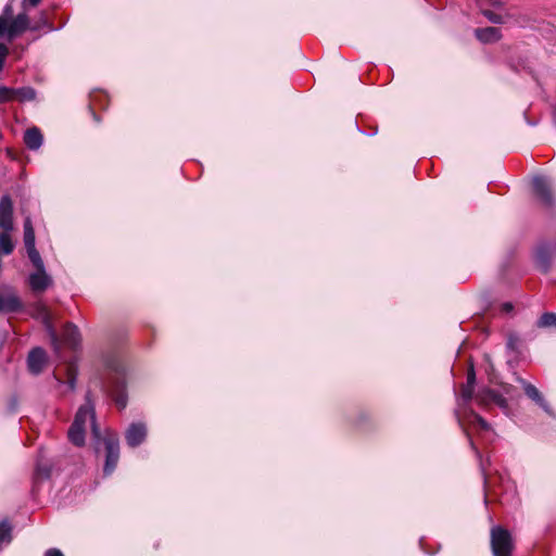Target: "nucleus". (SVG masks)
Wrapping results in <instances>:
<instances>
[{
    "label": "nucleus",
    "instance_id": "nucleus-13",
    "mask_svg": "<svg viewBox=\"0 0 556 556\" xmlns=\"http://www.w3.org/2000/svg\"><path fill=\"white\" fill-rule=\"evenodd\" d=\"M23 307L22 301L15 293H0V313H16Z\"/></svg>",
    "mask_w": 556,
    "mask_h": 556
},
{
    "label": "nucleus",
    "instance_id": "nucleus-18",
    "mask_svg": "<svg viewBox=\"0 0 556 556\" xmlns=\"http://www.w3.org/2000/svg\"><path fill=\"white\" fill-rule=\"evenodd\" d=\"M475 34L477 39L483 43H491L501 39V31L496 27L477 28Z\"/></svg>",
    "mask_w": 556,
    "mask_h": 556
},
{
    "label": "nucleus",
    "instance_id": "nucleus-21",
    "mask_svg": "<svg viewBox=\"0 0 556 556\" xmlns=\"http://www.w3.org/2000/svg\"><path fill=\"white\" fill-rule=\"evenodd\" d=\"M36 98V91L31 87L14 88V100L21 102L33 101Z\"/></svg>",
    "mask_w": 556,
    "mask_h": 556
},
{
    "label": "nucleus",
    "instance_id": "nucleus-35",
    "mask_svg": "<svg viewBox=\"0 0 556 556\" xmlns=\"http://www.w3.org/2000/svg\"><path fill=\"white\" fill-rule=\"evenodd\" d=\"M12 13H13V9H12V5L11 4H7L3 9V13L1 16H5L7 17V22H9L10 17L12 16Z\"/></svg>",
    "mask_w": 556,
    "mask_h": 556
},
{
    "label": "nucleus",
    "instance_id": "nucleus-29",
    "mask_svg": "<svg viewBox=\"0 0 556 556\" xmlns=\"http://www.w3.org/2000/svg\"><path fill=\"white\" fill-rule=\"evenodd\" d=\"M11 540V526L8 521L0 522V543L10 542Z\"/></svg>",
    "mask_w": 556,
    "mask_h": 556
},
{
    "label": "nucleus",
    "instance_id": "nucleus-27",
    "mask_svg": "<svg viewBox=\"0 0 556 556\" xmlns=\"http://www.w3.org/2000/svg\"><path fill=\"white\" fill-rule=\"evenodd\" d=\"M51 466L47 463L38 460L36 465V477L40 479H48L50 477Z\"/></svg>",
    "mask_w": 556,
    "mask_h": 556
},
{
    "label": "nucleus",
    "instance_id": "nucleus-11",
    "mask_svg": "<svg viewBox=\"0 0 556 556\" xmlns=\"http://www.w3.org/2000/svg\"><path fill=\"white\" fill-rule=\"evenodd\" d=\"M29 287L34 292H43L52 285V278L46 273V269L36 270L29 275Z\"/></svg>",
    "mask_w": 556,
    "mask_h": 556
},
{
    "label": "nucleus",
    "instance_id": "nucleus-15",
    "mask_svg": "<svg viewBox=\"0 0 556 556\" xmlns=\"http://www.w3.org/2000/svg\"><path fill=\"white\" fill-rule=\"evenodd\" d=\"M24 142L29 150H38L43 142V136L38 127L28 128L24 134Z\"/></svg>",
    "mask_w": 556,
    "mask_h": 556
},
{
    "label": "nucleus",
    "instance_id": "nucleus-40",
    "mask_svg": "<svg viewBox=\"0 0 556 556\" xmlns=\"http://www.w3.org/2000/svg\"><path fill=\"white\" fill-rule=\"evenodd\" d=\"M554 247H555V250H556V244Z\"/></svg>",
    "mask_w": 556,
    "mask_h": 556
},
{
    "label": "nucleus",
    "instance_id": "nucleus-32",
    "mask_svg": "<svg viewBox=\"0 0 556 556\" xmlns=\"http://www.w3.org/2000/svg\"><path fill=\"white\" fill-rule=\"evenodd\" d=\"M8 54H9L8 47L4 43H0V72L3 68V65H4Z\"/></svg>",
    "mask_w": 556,
    "mask_h": 556
},
{
    "label": "nucleus",
    "instance_id": "nucleus-2",
    "mask_svg": "<svg viewBox=\"0 0 556 556\" xmlns=\"http://www.w3.org/2000/svg\"><path fill=\"white\" fill-rule=\"evenodd\" d=\"M491 546L494 556H510L513 549L510 533L501 527L492 528Z\"/></svg>",
    "mask_w": 556,
    "mask_h": 556
},
{
    "label": "nucleus",
    "instance_id": "nucleus-37",
    "mask_svg": "<svg viewBox=\"0 0 556 556\" xmlns=\"http://www.w3.org/2000/svg\"><path fill=\"white\" fill-rule=\"evenodd\" d=\"M45 556H64L58 548H50L45 553Z\"/></svg>",
    "mask_w": 556,
    "mask_h": 556
},
{
    "label": "nucleus",
    "instance_id": "nucleus-12",
    "mask_svg": "<svg viewBox=\"0 0 556 556\" xmlns=\"http://www.w3.org/2000/svg\"><path fill=\"white\" fill-rule=\"evenodd\" d=\"M39 314L41 315L42 317V321H43V325L48 331V334H49V338H50V341H51V344L53 346V350L56 354L60 353V349H61V342L58 338V334H56V331L55 329L53 328V325H52V321H51V315L48 311V308L46 306H40L39 307Z\"/></svg>",
    "mask_w": 556,
    "mask_h": 556
},
{
    "label": "nucleus",
    "instance_id": "nucleus-38",
    "mask_svg": "<svg viewBox=\"0 0 556 556\" xmlns=\"http://www.w3.org/2000/svg\"><path fill=\"white\" fill-rule=\"evenodd\" d=\"M503 309H504L505 312H507V313H508V312H510V311L513 309V305H511V303H505V304H503Z\"/></svg>",
    "mask_w": 556,
    "mask_h": 556
},
{
    "label": "nucleus",
    "instance_id": "nucleus-7",
    "mask_svg": "<svg viewBox=\"0 0 556 556\" xmlns=\"http://www.w3.org/2000/svg\"><path fill=\"white\" fill-rule=\"evenodd\" d=\"M532 186L535 194L541 199V201L551 206L554 203V198L552 193V188L548 179L544 176H535L532 179Z\"/></svg>",
    "mask_w": 556,
    "mask_h": 556
},
{
    "label": "nucleus",
    "instance_id": "nucleus-20",
    "mask_svg": "<svg viewBox=\"0 0 556 556\" xmlns=\"http://www.w3.org/2000/svg\"><path fill=\"white\" fill-rule=\"evenodd\" d=\"M24 244L25 247L35 245L36 237L33 223L29 216L24 219Z\"/></svg>",
    "mask_w": 556,
    "mask_h": 556
},
{
    "label": "nucleus",
    "instance_id": "nucleus-17",
    "mask_svg": "<svg viewBox=\"0 0 556 556\" xmlns=\"http://www.w3.org/2000/svg\"><path fill=\"white\" fill-rule=\"evenodd\" d=\"M62 339L65 344L72 349H75L80 341L78 328L73 324H66L63 328Z\"/></svg>",
    "mask_w": 556,
    "mask_h": 556
},
{
    "label": "nucleus",
    "instance_id": "nucleus-30",
    "mask_svg": "<svg viewBox=\"0 0 556 556\" xmlns=\"http://www.w3.org/2000/svg\"><path fill=\"white\" fill-rule=\"evenodd\" d=\"M483 15L494 24H502L504 23V17L501 14L494 13L490 10L483 11Z\"/></svg>",
    "mask_w": 556,
    "mask_h": 556
},
{
    "label": "nucleus",
    "instance_id": "nucleus-36",
    "mask_svg": "<svg viewBox=\"0 0 556 556\" xmlns=\"http://www.w3.org/2000/svg\"><path fill=\"white\" fill-rule=\"evenodd\" d=\"M41 0H23V8L26 11L27 7H36Z\"/></svg>",
    "mask_w": 556,
    "mask_h": 556
},
{
    "label": "nucleus",
    "instance_id": "nucleus-39",
    "mask_svg": "<svg viewBox=\"0 0 556 556\" xmlns=\"http://www.w3.org/2000/svg\"><path fill=\"white\" fill-rule=\"evenodd\" d=\"M490 1H491V3H492V4H494V5H496V4H498V3H500V2H498V1H496V0H490Z\"/></svg>",
    "mask_w": 556,
    "mask_h": 556
},
{
    "label": "nucleus",
    "instance_id": "nucleus-4",
    "mask_svg": "<svg viewBox=\"0 0 556 556\" xmlns=\"http://www.w3.org/2000/svg\"><path fill=\"white\" fill-rule=\"evenodd\" d=\"M88 420H90L93 437L97 440H100V430L96 422V413L93 405L90 402L89 393L86 395V403L78 408L73 424L80 425V427L86 428Z\"/></svg>",
    "mask_w": 556,
    "mask_h": 556
},
{
    "label": "nucleus",
    "instance_id": "nucleus-26",
    "mask_svg": "<svg viewBox=\"0 0 556 556\" xmlns=\"http://www.w3.org/2000/svg\"><path fill=\"white\" fill-rule=\"evenodd\" d=\"M468 421L473 426H476V425L479 426V428L482 430L490 429L489 422L484 418H482L480 415H478L477 413H475L472 410L469 412Z\"/></svg>",
    "mask_w": 556,
    "mask_h": 556
},
{
    "label": "nucleus",
    "instance_id": "nucleus-33",
    "mask_svg": "<svg viewBox=\"0 0 556 556\" xmlns=\"http://www.w3.org/2000/svg\"><path fill=\"white\" fill-rule=\"evenodd\" d=\"M475 383H476V372H475L473 366L471 365L467 372V383L466 384L475 388Z\"/></svg>",
    "mask_w": 556,
    "mask_h": 556
},
{
    "label": "nucleus",
    "instance_id": "nucleus-10",
    "mask_svg": "<svg viewBox=\"0 0 556 556\" xmlns=\"http://www.w3.org/2000/svg\"><path fill=\"white\" fill-rule=\"evenodd\" d=\"M47 362V355L43 349L35 348L33 349L27 357V366L31 374L39 375Z\"/></svg>",
    "mask_w": 556,
    "mask_h": 556
},
{
    "label": "nucleus",
    "instance_id": "nucleus-1",
    "mask_svg": "<svg viewBox=\"0 0 556 556\" xmlns=\"http://www.w3.org/2000/svg\"><path fill=\"white\" fill-rule=\"evenodd\" d=\"M29 18L24 10L23 13L17 14L11 22H7L5 16H0V38L5 36L9 40L14 39L27 29H30Z\"/></svg>",
    "mask_w": 556,
    "mask_h": 556
},
{
    "label": "nucleus",
    "instance_id": "nucleus-23",
    "mask_svg": "<svg viewBox=\"0 0 556 556\" xmlns=\"http://www.w3.org/2000/svg\"><path fill=\"white\" fill-rule=\"evenodd\" d=\"M25 248H26V251H27V255H28L30 262L33 263L34 267L36 268V270L43 269L45 268V264H43V261H42L39 252L36 249V244L35 245L25 247Z\"/></svg>",
    "mask_w": 556,
    "mask_h": 556
},
{
    "label": "nucleus",
    "instance_id": "nucleus-34",
    "mask_svg": "<svg viewBox=\"0 0 556 556\" xmlns=\"http://www.w3.org/2000/svg\"><path fill=\"white\" fill-rule=\"evenodd\" d=\"M67 370L70 371L67 384L70 390L73 391L76 387V376L72 372V367H68Z\"/></svg>",
    "mask_w": 556,
    "mask_h": 556
},
{
    "label": "nucleus",
    "instance_id": "nucleus-3",
    "mask_svg": "<svg viewBox=\"0 0 556 556\" xmlns=\"http://www.w3.org/2000/svg\"><path fill=\"white\" fill-rule=\"evenodd\" d=\"M105 447V464L103 472L110 476L116 468L119 459V441L116 435H109L103 439Z\"/></svg>",
    "mask_w": 556,
    "mask_h": 556
},
{
    "label": "nucleus",
    "instance_id": "nucleus-28",
    "mask_svg": "<svg viewBox=\"0 0 556 556\" xmlns=\"http://www.w3.org/2000/svg\"><path fill=\"white\" fill-rule=\"evenodd\" d=\"M14 100V88L1 86L0 87V103H5Z\"/></svg>",
    "mask_w": 556,
    "mask_h": 556
},
{
    "label": "nucleus",
    "instance_id": "nucleus-8",
    "mask_svg": "<svg viewBox=\"0 0 556 556\" xmlns=\"http://www.w3.org/2000/svg\"><path fill=\"white\" fill-rule=\"evenodd\" d=\"M476 402L480 406H488L491 403H494L504 410L508 408L507 400L502 394L491 389L480 391L476 395Z\"/></svg>",
    "mask_w": 556,
    "mask_h": 556
},
{
    "label": "nucleus",
    "instance_id": "nucleus-24",
    "mask_svg": "<svg viewBox=\"0 0 556 556\" xmlns=\"http://www.w3.org/2000/svg\"><path fill=\"white\" fill-rule=\"evenodd\" d=\"M41 28H47L48 31L55 30V28L52 26V24H50L48 16L45 12L40 13L38 21H36L31 25L30 30H39Z\"/></svg>",
    "mask_w": 556,
    "mask_h": 556
},
{
    "label": "nucleus",
    "instance_id": "nucleus-16",
    "mask_svg": "<svg viewBox=\"0 0 556 556\" xmlns=\"http://www.w3.org/2000/svg\"><path fill=\"white\" fill-rule=\"evenodd\" d=\"M556 251L554 245L541 244L536 249L535 258L544 271H547L553 252Z\"/></svg>",
    "mask_w": 556,
    "mask_h": 556
},
{
    "label": "nucleus",
    "instance_id": "nucleus-22",
    "mask_svg": "<svg viewBox=\"0 0 556 556\" xmlns=\"http://www.w3.org/2000/svg\"><path fill=\"white\" fill-rule=\"evenodd\" d=\"M10 231L2 230L0 232V253L4 255H9L14 250V244L12 242Z\"/></svg>",
    "mask_w": 556,
    "mask_h": 556
},
{
    "label": "nucleus",
    "instance_id": "nucleus-19",
    "mask_svg": "<svg viewBox=\"0 0 556 556\" xmlns=\"http://www.w3.org/2000/svg\"><path fill=\"white\" fill-rule=\"evenodd\" d=\"M85 427L80 425L72 424L68 429V439L76 446H83L85 444Z\"/></svg>",
    "mask_w": 556,
    "mask_h": 556
},
{
    "label": "nucleus",
    "instance_id": "nucleus-25",
    "mask_svg": "<svg viewBox=\"0 0 556 556\" xmlns=\"http://www.w3.org/2000/svg\"><path fill=\"white\" fill-rule=\"evenodd\" d=\"M539 328L556 327V314L545 313L536 321Z\"/></svg>",
    "mask_w": 556,
    "mask_h": 556
},
{
    "label": "nucleus",
    "instance_id": "nucleus-31",
    "mask_svg": "<svg viewBox=\"0 0 556 556\" xmlns=\"http://www.w3.org/2000/svg\"><path fill=\"white\" fill-rule=\"evenodd\" d=\"M473 395V387H470L468 384L463 386L462 388V401L464 404H467Z\"/></svg>",
    "mask_w": 556,
    "mask_h": 556
},
{
    "label": "nucleus",
    "instance_id": "nucleus-5",
    "mask_svg": "<svg viewBox=\"0 0 556 556\" xmlns=\"http://www.w3.org/2000/svg\"><path fill=\"white\" fill-rule=\"evenodd\" d=\"M13 201L9 194L0 198V229L13 230Z\"/></svg>",
    "mask_w": 556,
    "mask_h": 556
},
{
    "label": "nucleus",
    "instance_id": "nucleus-9",
    "mask_svg": "<svg viewBox=\"0 0 556 556\" xmlns=\"http://www.w3.org/2000/svg\"><path fill=\"white\" fill-rule=\"evenodd\" d=\"M518 381L521 384L525 394L530 400L535 402V404H538L545 413H547L548 415H553V412L548 403L545 401V399L543 397V395L535 386L531 384L530 382H527L525 379L521 378H519Z\"/></svg>",
    "mask_w": 556,
    "mask_h": 556
},
{
    "label": "nucleus",
    "instance_id": "nucleus-6",
    "mask_svg": "<svg viewBox=\"0 0 556 556\" xmlns=\"http://www.w3.org/2000/svg\"><path fill=\"white\" fill-rule=\"evenodd\" d=\"M147 426L143 422H132L125 432L126 443L130 447L142 444L147 438Z\"/></svg>",
    "mask_w": 556,
    "mask_h": 556
},
{
    "label": "nucleus",
    "instance_id": "nucleus-14",
    "mask_svg": "<svg viewBox=\"0 0 556 556\" xmlns=\"http://www.w3.org/2000/svg\"><path fill=\"white\" fill-rule=\"evenodd\" d=\"M125 380L124 377L121 375L116 378V381L111 390L112 396L114 397L116 405L121 409H124L127 405V395L125 393Z\"/></svg>",
    "mask_w": 556,
    "mask_h": 556
}]
</instances>
